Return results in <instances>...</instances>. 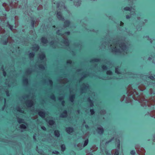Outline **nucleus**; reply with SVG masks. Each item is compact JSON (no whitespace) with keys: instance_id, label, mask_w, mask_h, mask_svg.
Segmentation results:
<instances>
[{"instance_id":"7ed1b4c3","label":"nucleus","mask_w":155,"mask_h":155,"mask_svg":"<svg viewBox=\"0 0 155 155\" xmlns=\"http://www.w3.org/2000/svg\"><path fill=\"white\" fill-rule=\"evenodd\" d=\"M81 93H85L88 91H90L91 94L90 96L92 97L93 96H95V93L94 92L91 91H90V88L89 87L88 84L87 83H84L82 85L81 87Z\"/></svg>"},{"instance_id":"dca6fc26","label":"nucleus","mask_w":155,"mask_h":155,"mask_svg":"<svg viewBox=\"0 0 155 155\" xmlns=\"http://www.w3.org/2000/svg\"><path fill=\"white\" fill-rule=\"evenodd\" d=\"M83 147H84L82 145V144L81 143H79L77 145L76 148L77 150H81Z\"/></svg>"},{"instance_id":"4d7b16f0","label":"nucleus","mask_w":155,"mask_h":155,"mask_svg":"<svg viewBox=\"0 0 155 155\" xmlns=\"http://www.w3.org/2000/svg\"><path fill=\"white\" fill-rule=\"evenodd\" d=\"M6 72H5V71H3V75L4 76H5L6 75Z\"/></svg>"},{"instance_id":"c9c22d12","label":"nucleus","mask_w":155,"mask_h":155,"mask_svg":"<svg viewBox=\"0 0 155 155\" xmlns=\"http://www.w3.org/2000/svg\"><path fill=\"white\" fill-rule=\"evenodd\" d=\"M56 43L55 42L52 41L50 43V44L51 45H52V46L53 48H55L56 47L54 46V44H56Z\"/></svg>"},{"instance_id":"aec40b11","label":"nucleus","mask_w":155,"mask_h":155,"mask_svg":"<svg viewBox=\"0 0 155 155\" xmlns=\"http://www.w3.org/2000/svg\"><path fill=\"white\" fill-rule=\"evenodd\" d=\"M75 98V95L73 94L71 95L70 97V100L71 102H73L74 101V99Z\"/></svg>"},{"instance_id":"09e8293b","label":"nucleus","mask_w":155,"mask_h":155,"mask_svg":"<svg viewBox=\"0 0 155 155\" xmlns=\"http://www.w3.org/2000/svg\"><path fill=\"white\" fill-rule=\"evenodd\" d=\"M107 74L108 75H111L112 74V72L110 71H108L107 72Z\"/></svg>"},{"instance_id":"a18cd8bd","label":"nucleus","mask_w":155,"mask_h":155,"mask_svg":"<svg viewBox=\"0 0 155 155\" xmlns=\"http://www.w3.org/2000/svg\"><path fill=\"white\" fill-rule=\"evenodd\" d=\"M130 153L132 155H134L135 154V152L134 150H132L130 151Z\"/></svg>"},{"instance_id":"1a4fd4ad","label":"nucleus","mask_w":155,"mask_h":155,"mask_svg":"<svg viewBox=\"0 0 155 155\" xmlns=\"http://www.w3.org/2000/svg\"><path fill=\"white\" fill-rule=\"evenodd\" d=\"M57 17L60 20L63 21L64 18L62 17L61 13L60 12H58L57 13Z\"/></svg>"},{"instance_id":"c03bdc74","label":"nucleus","mask_w":155,"mask_h":155,"mask_svg":"<svg viewBox=\"0 0 155 155\" xmlns=\"http://www.w3.org/2000/svg\"><path fill=\"white\" fill-rule=\"evenodd\" d=\"M50 98L51 99H52L53 100L55 101V96L54 95H52L51 96Z\"/></svg>"},{"instance_id":"774afa93","label":"nucleus","mask_w":155,"mask_h":155,"mask_svg":"<svg viewBox=\"0 0 155 155\" xmlns=\"http://www.w3.org/2000/svg\"><path fill=\"white\" fill-rule=\"evenodd\" d=\"M88 155H93V154H92V153H89Z\"/></svg>"},{"instance_id":"49530a36","label":"nucleus","mask_w":155,"mask_h":155,"mask_svg":"<svg viewBox=\"0 0 155 155\" xmlns=\"http://www.w3.org/2000/svg\"><path fill=\"white\" fill-rule=\"evenodd\" d=\"M31 73V71L30 70H27L26 71V73L27 74H30Z\"/></svg>"},{"instance_id":"4be33fe9","label":"nucleus","mask_w":155,"mask_h":155,"mask_svg":"<svg viewBox=\"0 0 155 155\" xmlns=\"http://www.w3.org/2000/svg\"><path fill=\"white\" fill-rule=\"evenodd\" d=\"M87 101H88L90 104V106L92 107L94 106L93 102L91 100L90 97L88 98Z\"/></svg>"},{"instance_id":"f8f14e48","label":"nucleus","mask_w":155,"mask_h":155,"mask_svg":"<svg viewBox=\"0 0 155 155\" xmlns=\"http://www.w3.org/2000/svg\"><path fill=\"white\" fill-rule=\"evenodd\" d=\"M139 147V145L137 144L136 145L135 147V149H137V153H139V152L140 151H144V149L143 148H139L138 147Z\"/></svg>"},{"instance_id":"4468645a","label":"nucleus","mask_w":155,"mask_h":155,"mask_svg":"<svg viewBox=\"0 0 155 155\" xmlns=\"http://www.w3.org/2000/svg\"><path fill=\"white\" fill-rule=\"evenodd\" d=\"M41 41L42 43L45 44H46L48 42V41L47 39H46L45 37H43L41 38Z\"/></svg>"},{"instance_id":"f03ea898","label":"nucleus","mask_w":155,"mask_h":155,"mask_svg":"<svg viewBox=\"0 0 155 155\" xmlns=\"http://www.w3.org/2000/svg\"><path fill=\"white\" fill-rule=\"evenodd\" d=\"M143 79L144 80L145 84L147 83V85L151 88L149 90L150 94H152L153 93L154 94L152 88L153 87V89L155 90V75L151 74V72H150L149 75L143 76Z\"/></svg>"},{"instance_id":"2eb2a0df","label":"nucleus","mask_w":155,"mask_h":155,"mask_svg":"<svg viewBox=\"0 0 155 155\" xmlns=\"http://www.w3.org/2000/svg\"><path fill=\"white\" fill-rule=\"evenodd\" d=\"M39 49V46L38 45H35L32 47V50L34 51H37Z\"/></svg>"},{"instance_id":"412c9836","label":"nucleus","mask_w":155,"mask_h":155,"mask_svg":"<svg viewBox=\"0 0 155 155\" xmlns=\"http://www.w3.org/2000/svg\"><path fill=\"white\" fill-rule=\"evenodd\" d=\"M55 136L57 137H59L60 135L59 131L58 130H56L54 131Z\"/></svg>"},{"instance_id":"c85d7f7f","label":"nucleus","mask_w":155,"mask_h":155,"mask_svg":"<svg viewBox=\"0 0 155 155\" xmlns=\"http://www.w3.org/2000/svg\"><path fill=\"white\" fill-rule=\"evenodd\" d=\"M29 56L30 58H33L35 56V54L33 52L30 53L29 54Z\"/></svg>"},{"instance_id":"37998d69","label":"nucleus","mask_w":155,"mask_h":155,"mask_svg":"<svg viewBox=\"0 0 155 155\" xmlns=\"http://www.w3.org/2000/svg\"><path fill=\"white\" fill-rule=\"evenodd\" d=\"M102 69L104 70H106L107 68L106 66H105L104 65L102 66Z\"/></svg>"},{"instance_id":"a19ab883","label":"nucleus","mask_w":155,"mask_h":155,"mask_svg":"<svg viewBox=\"0 0 155 155\" xmlns=\"http://www.w3.org/2000/svg\"><path fill=\"white\" fill-rule=\"evenodd\" d=\"M119 151V150H116L114 155H118Z\"/></svg>"},{"instance_id":"f257e3e1","label":"nucleus","mask_w":155,"mask_h":155,"mask_svg":"<svg viewBox=\"0 0 155 155\" xmlns=\"http://www.w3.org/2000/svg\"><path fill=\"white\" fill-rule=\"evenodd\" d=\"M112 43H110L109 48L112 49V52L115 53H123L125 54L127 53L129 47L127 45L124 43V41L121 39L117 41L113 40Z\"/></svg>"},{"instance_id":"0eeeda50","label":"nucleus","mask_w":155,"mask_h":155,"mask_svg":"<svg viewBox=\"0 0 155 155\" xmlns=\"http://www.w3.org/2000/svg\"><path fill=\"white\" fill-rule=\"evenodd\" d=\"M124 10L126 11H129L131 13V15L133 14V12H134L135 9L132 8H130L128 7H125L124 8Z\"/></svg>"},{"instance_id":"4c0bfd02","label":"nucleus","mask_w":155,"mask_h":155,"mask_svg":"<svg viewBox=\"0 0 155 155\" xmlns=\"http://www.w3.org/2000/svg\"><path fill=\"white\" fill-rule=\"evenodd\" d=\"M20 127L21 128L25 129L26 128V126L23 124H21L20 125Z\"/></svg>"},{"instance_id":"8fccbe9b","label":"nucleus","mask_w":155,"mask_h":155,"mask_svg":"<svg viewBox=\"0 0 155 155\" xmlns=\"http://www.w3.org/2000/svg\"><path fill=\"white\" fill-rule=\"evenodd\" d=\"M90 112H91V115L93 114L94 113V110L93 109H91L90 110Z\"/></svg>"},{"instance_id":"a211bd4d","label":"nucleus","mask_w":155,"mask_h":155,"mask_svg":"<svg viewBox=\"0 0 155 155\" xmlns=\"http://www.w3.org/2000/svg\"><path fill=\"white\" fill-rule=\"evenodd\" d=\"M67 111L66 110H64L62 114L60 116V117H64L67 116Z\"/></svg>"},{"instance_id":"9d476101","label":"nucleus","mask_w":155,"mask_h":155,"mask_svg":"<svg viewBox=\"0 0 155 155\" xmlns=\"http://www.w3.org/2000/svg\"><path fill=\"white\" fill-rule=\"evenodd\" d=\"M97 131L98 134H102L104 132V130L103 127L100 126L97 128Z\"/></svg>"},{"instance_id":"e2e57ef3","label":"nucleus","mask_w":155,"mask_h":155,"mask_svg":"<svg viewBox=\"0 0 155 155\" xmlns=\"http://www.w3.org/2000/svg\"><path fill=\"white\" fill-rule=\"evenodd\" d=\"M62 97H59V100L60 101H61L62 100Z\"/></svg>"},{"instance_id":"13d9d810","label":"nucleus","mask_w":155,"mask_h":155,"mask_svg":"<svg viewBox=\"0 0 155 155\" xmlns=\"http://www.w3.org/2000/svg\"><path fill=\"white\" fill-rule=\"evenodd\" d=\"M65 103V102H64V101H62V105L63 106H64V104Z\"/></svg>"},{"instance_id":"603ef678","label":"nucleus","mask_w":155,"mask_h":155,"mask_svg":"<svg viewBox=\"0 0 155 155\" xmlns=\"http://www.w3.org/2000/svg\"><path fill=\"white\" fill-rule=\"evenodd\" d=\"M127 95L128 96H131L133 94H134V93H133L132 92L130 94L128 93V92H127Z\"/></svg>"},{"instance_id":"b1692460","label":"nucleus","mask_w":155,"mask_h":155,"mask_svg":"<svg viewBox=\"0 0 155 155\" xmlns=\"http://www.w3.org/2000/svg\"><path fill=\"white\" fill-rule=\"evenodd\" d=\"M99 61V60L97 58H94L91 60V62H97Z\"/></svg>"},{"instance_id":"9b49d317","label":"nucleus","mask_w":155,"mask_h":155,"mask_svg":"<svg viewBox=\"0 0 155 155\" xmlns=\"http://www.w3.org/2000/svg\"><path fill=\"white\" fill-rule=\"evenodd\" d=\"M81 0H77L76 1H74V3L75 6L78 7L81 4Z\"/></svg>"},{"instance_id":"58836bf2","label":"nucleus","mask_w":155,"mask_h":155,"mask_svg":"<svg viewBox=\"0 0 155 155\" xmlns=\"http://www.w3.org/2000/svg\"><path fill=\"white\" fill-rule=\"evenodd\" d=\"M36 22H35V21L33 20H32L31 21V26L32 27H34V24L36 23Z\"/></svg>"},{"instance_id":"f704fd0d","label":"nucleus","mask_w":155,"mask_h":155,"mask_svg":"<svg viewBox=\"0 0 155 155\" xmlns=\"http://www.w3.org/2000/svg\"><path fill=\"white\" fill-rule=\"evenodd\" d=\"M117 142V150H119L120 148V141L119 140H118V141Z\"/></svg>"},{"instance_id":"bf43d9fd","label":"nucleus","mask_w":155,"mask_h":155,"mask_svg":"<svg viewBox=\"0 0 155 155\" xmlns=\"http://www.w3.org/2000/svg\"><path fill=\"white\" fill-rule=\"evenodd\" d=\"M125 98V96L124 95H123V96L122 97V98H123V100H121V101H123L124 99Z\"/></svg>"},{"instance_id":"052dcab7","label":"nucleus","mask_w":155,"mask_h":155,"mask_svg":"<svg viewBox=\"0 0 155 155\" xmlns=\"http://www.w3.org/2000/svg\"><path fill=\"white\" fill-rule=\"evenodd\" d=\"M153 141L155 142V135L153 137Z\"/></svg>"},{"instance_id":"bb28decb","label":"nucleus","mask_w":155,"mask_h":155,"mask_svg":"<svg viewBox=\"0 0 155 155\" xmlns=\"http://www.w3.org/2000/svg\"><path fill=\"white\" fill-rule=\"evenodd\" d=\"M8 42V40L7 38L5 39V40L3 41L2 40L1 41V43L4 45H6Z\"/></svg>"},{"instance_id":"79ce46f5","label":"nucleus","mask_w":155,"mask_h":155,"mask_svg":"<svg viewBox=\"0 0 155 155\" xmlns=\"http://www.w3.org/2000/svg\"><path fill=\"white\" fill-rule=\"evenodd\" d=\"M106 113V111L105 110H103L101 111H100V113L101 114H104Z\"/></svg>"},{"instance_id":"864d4df0","label":"nucleus","mask_w":155,"mask_h":155,"mask_svg":"<svg viewBox=\"0 0 155 155\" xmlns=\"http://www.w3.org/2000/svg\"><path fill=\"white\" fill-rule=\"evenodd\" d=\"M53 153L56 154H58L59 153V152L58 151H53Z\"/></svg>"},{"instance_id":"ea45409f","label":"nucleus","mask_w":155,"mask_h":155,"mask_svg":"<svg viewBox=\"0 0 155 155\" xmlns=\"http://www.w3.org/2000/svg\"><path fill=\"white\" fill-rule=\"evenodd\" d=\"M48 84L49 85L52 86L53 84V82L51 80H49L48 81Z\"/></svg>"},{"instance_id":"de8ad7c7","label":"nucleus","mask_w":155,"mask_h":155,"mask_svg":"<svg viewBox=\"0 0 155 155\" xmlns=\"http://www.w3.org/2000/svg\"><path fill=\"white\" fill-rule=\"evenodd\" d=\"M107 64L110 65V66L109 67V68H111L112 67L111 65H112V64L111 62H110V61H108L107 63Z\"/></svg>"},{"instance_id":"6e6552de","label":"nucleus","mask_w":155,"mask_h":155,"mask_svg":"<svg viewBox=\"0 0 155 155\" xmlns=\"http://www.w3.org/2000/svg\"><path fill=\"white\" fill-rule=\"evenodd\" d=\"M141 105L143 107L147 106V105L149 106V103L148 101L147 100H145L143 101H142L141 102Z\"/></svg>"},{"instance_id":"0e129e2a","label":"nucleus","mask_w":155,"mask_h":155,"mask_svg":"<svg viewBox=\"0 0 155 155\" xmlns=\"http://www.w3.org/2000/svg\"><path fill=\"white\" fill-rule=\"evenodd\" d=\"M124 25V23L120 21V25L121 26H123V25Z\"/></svg>"},{"instance_id":"c756f323","label":"nucleus","mask_w":155,"mask_h":155,"mask_svg":"<svg viewBox=\"0 0 155 155\" xmlns=\"http://www.w3.org/2000/svg\"><path fill=\"white\" fill-rule=\"evenodd\" d=\"M61 150L62 151H64L65 150V147L64 145L63 144L61 146Z\"/></svg>"},{"instance_id":"20e7f679","label":"nucleus","mask_w":155,"mask_h":155,"mask_svg":"<svg viewBox=\"0 0 155 155\" xmlns=\"http://www.w3.org/2000/svg\"><path fill=\"white\" fill-rule=\"evenodd\" d=\"M60 31L59 30H58L57 31V34L58 35H60L62 36L63 38V44L65 46H68L69 45V42L67 38L66 37V35H69L70 34V32H67L63 34L62 33H60Z\"/></svg>"},{"instance_id":"338daca9","label":"nucleus","mask_w":155,"mask_h":155,"mask_svg":"<svg viewBox=\"0 0 155 155\" xmlns=\"http://www.w3.org/2000/svg\"><path fill=\"white\" fill-rule=\"evenodd\" d=\"M152 59V58H151V57H149L148 58V60H151V59Z\"/></svg>"},{"instance_id":"ddd939ff","label":"nucleus","mask_w":155,"mask_h":155,"mask_svg":"<svg viewBox=\"0 0 155 155\" xmlns=\"http://www.w3.org/2000/svg\"><path fill=\"white\" fill-rule=\"evenodd\" d=\"M66 131L68 133L71 134L73 132V129L72 128L69 127L66 128Z\"/></svg>"},{"instance_id":"f3484780","label":"nucleus","mask_w":155,"mask_h":155,"mask_svg":"<svg viewBox=\"0 0 155 155\" xmlns=\"http://www.w3.org/2000/svg\"><path fill=\"white\" fill-rule=\"evenodd\" d=\"M38 115L42 118H44L45 117V113L44 112L39 111L38 112Z\"/></svg>"},{"instance_id":"5fc2aeb1","label":"nucleus","mask_w":155,"mask_h":155,"mask_svg":"<svg viewBox=\"0 0 155 155\" xmlns=\"http://www.w3.org/2000/svg\"><path fill=\"white\" fill-rule=\"evenodd\" d=\"M93 148L95 149V150H97V147H96L95 146H93L92 147V150H93Z\"/></svg>"},{"instance_id":"6ab92c4d","label":"nucleus","mask_w":155,"mask_h":155,"mask_svg":"<svg viewBox=\"0 0 155 155\" xmlns=\"http://www.w3.org/2000/svg\"><path fill=\"white\" fill-rule=\"evenodd\" d=\"M70 22L68 21H66L64 22V28L68 27L70 24Z\"/></svg>"},{"instance_id":"680f3d73","label":"nucleus","mask_w":155,"mask_h":155,"mask_svg":"<svg viewBox=\"0 0 155 155\" xmlns=\"http://www.w3.org/2000/svg\"><path fill=\"white\" fill-rule=\"evenodd\" d=\"M85 127L86 129H88L89 128V127L87 125H85Z\"/></svg>"},{"instance_id":"2f4dec72","label":"nucleus","mask_w":155,"mask_h":155,"mask_svg":"<svg viewBox=\"0 0 155 155\" xmlns=\"http://www.w3.org/2000/svg\"><path fill=\"white\" fill-rule=\"evenodd\" d=\"M145 153V150L144 151L141 150L139 152V153H138V155H144V153Z\"/></svg>"},{"instance_id":"3c124183","label":"nucleus","mask_w":155,"mask_h":155,"mask_svg":"<svg viewBox=\"0 0 155 155\" xmlns=\"http://www.w3.org/2000/svg\"><path fill=\"white\" fill-rule=\"evenodd\" d=\"M71 63H72V61L70 60H68L67 61V64H71Z\"/></svg>"},{"instance_id":"69168bd1","label":"nucleus","mask_w":155,"mask_h":155,"mask_svg":"<svg viewBox=\"0 0 155 155\" xmlns=\"http://www.w3.org/2000/svg\"><path fill=\"white\" fill-rule=\"evenodd\" d=\"M137 30H139V31L141 30V28H138L137 27Z\"/></svg>"},{"instance_id":"6e6d98bb","label":"nucleus","mask_w":155,"mask_h":155,"mask_svg":"<svg viewBox=\"0 0 155 155\" xmlns=\"http://www.w3.org/2000/svg\"><path fill=\"white\" fill-rule=\"evenodd\" d=\"M41 128L42 129H43V130H46V128L45 127H44V126L42 127Z\"/></svg>"},{"instance_id":"7c9ffc66","label":"nucleus","mask_w":155,"mask_h":155,"mask_svg":"<svg viewBox=\"0 0 155 155\" xmlns=\"http://www.w3.org/2000/svg\"><path fill=\"white\" fill-rule=\"evenodd\" d=\"M88 140L87 139L85 140L84 142V145L83 146V147L87 146V144H88Z\"/></svg>"},{"instance_id":"39448f33","label":"nucleus","mask_w":155,"mask_h":155,"mask_svg":"<svg viewBox=\"0 0 155 155\" xmlns=\"http://www.w3.org/2000/svg\"><path fill=\"white\" fill-rule=\"evenodd\" d=\"M39 58L41 60L43 61V65L42 64H39V67L41 69H44L45 66L46 65V59L45 58V55L44 53H41L39 54Z\"/></svg>"},{"instance_id":"473e14b6","label":"nucleus","mask_w":155,"mask_h":155,"mask_svg":"<svg viewBox=\"0 0 155 155\" xmlns=\"http://www.w3.org/2000/svg\"><path fill=\"white\" fill-rule=\"evenodd\" d=\"M54 121L52 120H50L48 121V124L50 125H52L54 124Z\"/></svg>"},{"instance_id":"a878e982","label":"nucleus","mask_w":155,"mask_h":155,"mask_svg":"<svg viewBox=\"0 0 155 155\" xmlns=\"http://www.w3.org/2000/svg\"><path fill=\"white\" fill-rule=\"evenodd\" d=\"M17 120H18V123L20 124L24 123V120L22 119L18 118L17 119Z\"/></svg>"},{"instance_id":"cd10ccee","label":"nucleus","mask_w":155,"mask_h":155,"mask_svg":"<svg viewBox=\"0 0 155 155\" xmlns=\"http://www.w3.org/2000/svg\"><path fill=\"white\" fill-rule=\"evenodd\" d=\"M135 11H134V12H133V14L132 15H131V14L130 15H127L126 16V18L127 19H129L131 17H132L133 16H134V14H135ZM130 13L131 14V13Z\"/></svg>"},{"instance_id":"e433bc0d","label":"nucleus","mask_w":155,"mask_h":155,"mask_svg":"<svg viewBox=\"0 0 155 155\" xmlns=\"http://www.w3.org/2000/svg\"><path fill=\"white\" fill-rule=\"evenodd\" d=\"M115 72L116 73L118 74H120V73L118 71V67L115 68Z\"/></svg>"},{"instance_id":"5701e85b","label":"nucleus","mask_w":155,"mask_h":155,"mask_svg":"<svg viewBox=\"0 0 155 155\" xmlns=\"http://www.w3.org/2000/svg\"><path fill=\"white\" fill-rule=\"evenodd\" d=\"M23 81L24 84L27 85L28 83V79L27 78H23Z\"/></svg>"},{"instance_id":"72a5a7b5","label":"nucleus","mask_w":155,"mask_h":155,"mask_svg":"<svg viewBox=\"0 0 155 155\" xmlns=\"http://www.w3.org/2000/svg\"><path fill=\"white\" fill-rule=\"evenodd\" d=\"M17 110L20 112H21V113H24V111H23L22 110H21V108H20L19 107H17Z\"/></svg>"},{"instance_id":"393cba45","label":"nucleus","mask_w":155,"mask_h":155,"mask_svg":"<svg viewBox=\"0 0 155 155\" xmlns=\"http://www.w3.org/2000/svg\"><path fill=\"white\" fill-rule=\"evenodd\" d=\"M114 139V137L112 138L111 139H110L109 140L106 141L105 143V144L106 145H107L109 143L111 142Z\"/></svg>"},{"instance_id":"423d86ee","label":"nucleus","mask_w":155,"mask_h":155,"mask_svg":"<svg viewBox=\"0 0 155 155\" xmlns=\"http://www.w3.org/2000/svg\"><path fill=\"white\" fill-rule=\"evenodd\" d=\"M33 104V102L32 100H28L26 102V104L28 107H32Z\"/></svg>"}]
</instances>
